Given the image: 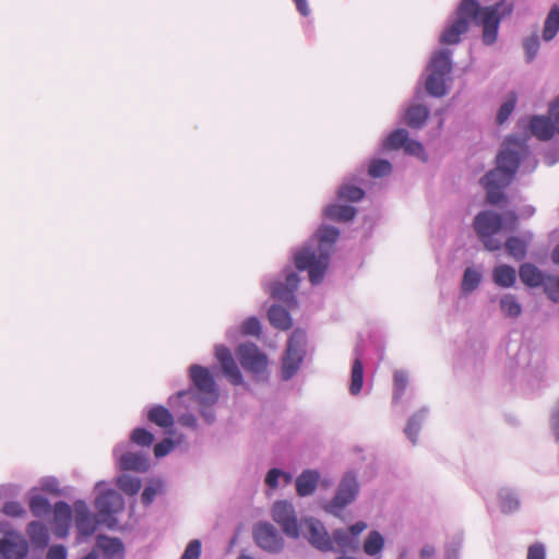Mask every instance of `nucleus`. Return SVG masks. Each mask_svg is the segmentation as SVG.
Returning <instances> with one entry per match:
<instances>
[{
  "instance_id": "nucleus-18",
  "label": "nucleus",
  "mask_w": 559,
  "mask_h": 559,
  "mask_svg": "<svg viewBox=\"0 0 559 559\" xmlns=\"http://www.w3.org/2000/svg\"><path fill=\"white\" fill-rule=\"evenodd\" d=\"M515 177H480L479 183L486 190V202L490 205H499L507 202L504 188L508 187Z\"/></svg>"
},
{
  "instance_id": "nucleus-57",
  "label": "nucleus",
  "mask_w": 559,
  "mask_h": 559,
  "mask_svg": "<svg viewBox=\"0 0 559 559\" xmlns=\"http://www.w3.org/2000/svg\"><path fill=\"white\" fill-rule=\"evenodd\" d=\"M201 542L199 539H192L186 547L180 559H199L201 555Z\"/></svg>"
},
{
  "instance_id": "nucleus-49",
  "label": "nucleus",
  "mask_w": 559,
  "mask_h": 559,
  "mask_svg": "<svg viewBox=\"0 0 559 559\" xmlns=\"http://www.w3.org/2000/svg\"><path fill=\"white\" fill-rule=\"evenodd\" d=\"M164 492V481L159 478L152 479L141 495V502L144 507L153 503L155 497Z\"/></svg>"
},
{
  "instance_id": "nucleus-43",
  "label": "nucleus",
  "mask_w": 559,
  "mask_h": 559,
  "mask_svg": "<svg viewBox=\"0 0 559 559\" xmlns=\"http://www.w3.org/2000/svg\"><path fill=\"white\" fill-rule=\"evenodd\" d=\"M408 384V374L404 370H396L393 378V396L392 404L394 407L399 406Z\"/></svg>"
},
{
  "instance_id": "nucleus-19",
  "label": "nucleus",
  "mask_w": 559,
  "mask_h": 559,
  "mask_svg": "<svg viewBox=\"0 0 559 559\" xmlns=\"http://www.w3.org/2000/svg\"><path fill=\"white\" fill-rule=\"evenodd\" d=\"M52 533L58 538H66L72 522V509L66 501H58L53 506Z\"/></svg>"
},
{
  "instance_id": "nucleus-13",
  "label": "nucleus",
  "mask_w": 559,
  "mask_h": 559,
  "mask_svg": "<svg viewBox=\"0 0 559 559\" xmlns=\"http://www.w3.org/2000/svg\"><path fill=\"white\" fill-rule=\"evenodd\" d=\"M128 445V443L121 442L114 448L112 455L117 462L118 468L124 472H147L150 468L148 457L140 452L133 453L127 451Z\"/></svg>"
},
{
  "instance_id": "nucleus-3",
  "label": "nucleus",
  "mask_w": 559,
  "mask_h": 559,
  "mask_svg": "<svg viewBox=\"0 0 559 559\" xmlns=\"http://www.w3.org/2000/svg\"><path fill=\"white\" fill-rule=\"evenodd\" d=\"M538 164L528 145V135L508 134L496 155V168L484 175H518L523 166L524 171L533 173Z\"/></svg>"
},
{
  "instance_id": "nucleus-17",
  "label": "nucleus",
  "mask_w": 559,
  "mask_h": 559,
  "mask_svg": "<svg viewBox=\"0 0 559 559\" xmlns=\"http://www.w3.org/2000/svg\"><path fill=\"white\" fill-rule=\"evenodd\" d=\"M503 227V218L491 210H484L476 214L473 221V228L477 237L495 236Z\"/></svg>"
},
{
  "instance_id": "nucleus-58",
  "label": "nucleus",
  "mask_w": 559,
  "mask_h": 559,
  "mask_svg": "<svg viewBox=\"0 0 559 559\" xmlns=\"http://www.w3.org/2000/svg\"><path fill=\"white\" fill-rule=\"evenodd\" d=\"M40 487L44 491L55 493L59 496L61 493L59 489V481L53 476L44 477L40 480Z\"/></svg>"
},
{
  "instance_id": "nucleus-38",
  "label": "nucleus",
  "mask_w": 559,
  "mask_h": 559,
  "mask_svg": "<svg viewBox=\"0 0 559 559\" xmlns=\"http://www.w3.org/2000/svg\"><path fill=\"white\" fill-rule=\"evenodd\" d=\"M147 419L160 428H169L174 425V416L163 405H154L147 411Z\"/></svg>"
},
{
  "instance_id": "nucleus-29",
  "label": "nucleus",
  "mask_w": 559,
  "mask_h": 559,
  "mask_svg": "<svg viewBox=\"0 0 559 559\" xmlns=\"http://www.w3.org/2000/svg\"><path fill=\"white\" fill-rule=\"evenodd\" d=\"M545 274L535 264L531 262L522 263L519 267V276L521 282L531 288L540 287L545 282Z\"/></svg>"
},
{
  "instance_id": "nucleus-59",
  "label": "nucleus",
  "mask_w": 559,
  "mask_h": 559,
  "mask_svg": "<svg viewBox=\"0 0 559 559\" xmlns=\"http://www.w3.org/2000/svg\"><path fill=\"white\" fill-rule=\"evenodd\" d=\"M282 475V469L277 467L271 468L265 476V485L271 489H276L280 485V478Z\"/></svg>"
},
{
  "instance_id": "nucleus-36",
  "label": "nucleus",
  "mask_w": 559,
  "mask_h": 559,
  "mask_svg": "<svg viewBox=\"0 0 559 559\" xmlns=\"http://www.w3.org/2000/svg\"><path fill=\"white\" fill-rule=\"evenodd\" d=\"M483 280L481 272L474 267L468 266L464 270L461 281V293L463 296L472 294L478 288Z\"/></svg>"
},
{
  "instance_id": "nucleus-27",
  "label": "nucleus",
  "mask_w": 559,
  "mask_h": 559,
  "mask_svg": "<svg viewBox=\"0 0 559 559\" xmlns=\"http://www.w3.org/2000/svg\"><path fill=\"white\" fill-rule=\"evenodd\" d=\"M452 50L443 48L435 52L426 67L427 71L450 75L453 70Z\"/></svg>"
},
{
  "instance_id": "nucleus-47",
  "label": "nucleus",
  "mask_w": 559,
  "mask_h": 559,
  "mask_svg": "<svg viewBox=\"0 0 559 559\" xmlns=\"http://www.w3.org/2000/svg\"><path fill=\"white\" fill-rule=\"evenodd\" d=\"M364 197L365 191L361 188L353 185H343L336 192L337 200L345 202H358Z\"/></svg>"
},
{
  "instance_id": "nucleus-41",
  "label": "nucleus",
  "mask_w": 559,
  "mask_h": 559,
  "mask_svg": "<svg viewBox=\"0 0 559 559\" xmlns=\"http://www.w3.org/2000/svg\"><path fill=\"white\" fill-rule=\"evenodd\" d=\"M500 310L507 318L516 319L522 313V306L512 294H504L499 301Z\"/></svg>"
},
{
  "instance_id": "nucleus-12",
  "label": "nucleus",
  "mask_w": 559,
  "mask_h": 559,
  "mask_svg": "<svg viewBox=\"0 0 559 559\" xmlns=\"http://www.w3.org/2000/svg\"><path fill=\"white\" fill-rule=\"evenodd\" d=\"M241 367L253 373L262 374L267 368V356L254 343L240 344L236 349Z\"/></svg>"
},
{
  "instance_id": "nucleus-50",
  "label": "nucleus",
  "mask_w": 559,
  "mask_h": 559,
  "mask_svg": "<svg viewBox=\"0 0 559 559\" xmlns=\"http://www.w3.org/2000/svg\"><path fill=\"white\" fill-rule=\"evenodd\" d=\"M542 287L549 300L559 302V276L547 274Z\"/></svg>"
},
{
  "instance_id": "nucleus-7",
  "label": "nucleus",
  "mask_w": 559,
  "mask_h": 559,
  "mask_svg": "<svg viewBox=\"0 0 559 559\" xmlns=\"http://www.w3.org/2000/svg\"><path fill=\"white\" fill-rule=\"evenodd\" d=\"M304 336L298 332H294L287 341V347L282 358L281 379L283 381H289L296 376L304 361Z\"/></svg>"
},
{
  "instance_id": "nucleus-35",
  "label": "nucleus",
  "mask_w": 559,
  "mask_h": 559,
  "mask_svg": "<svg viewBox=\"0 0 559 559\" xmlns=\"http://www.w3.org/2000/svg\"><path fill=\"white\" fill-rule=\"evenodd\" d=\"M492 280L496 285L510 288L516 282V271L508 264L497 265L492 271Z\"/></svg>"
},
{
  "instance_id": "nucleus-51",
  "label": "nucleus",
  "mask_w": 559,
  "mask_h": 559,
  "mask_svg": "<svg viewBox=\"0 0 559 559\" xmlns=\"http://www.w3.org/2000/svg\"><path fill=\"white\" fill-rule=\"evenodd\" d=\"M543 163L552 166L559 163V141L550 142L542 152Z\"/></svg>"
},
{
  "instance_id": "nucleus-40",
  "label": "nucleus",
  "mask_w": 559,
  "mask_h": 559,
  "mask_svg": "<svg viewBox=\"0 0 559 559\" xmlns=\"http://www.w3.org/2000/svg\"><path fill=\"white\" fill-rule=\"evenodd\" d=\"M507 252L516 261L526 257L528 243L525 239L518 236H510L504 243Z\"/></svg>"
},
{
  "instance_id": "nucleus-56",
  "label": "nucleus",
  "mask_w": 559,
  "mask_h": 559,
  "mask_svg": "<svg viewBox=\"0 0 559 559\" xmlns=\"http://www.w3.org/2000/svg\"><path fill=\"white\" fill-rule=\"evenodd\" d=\"M2 512L11 518H21L26 511L23 506L17 501H8L4 503L2 508Z\"/></svg>"
},
{
  "instance_id": "nucleus-39",
  "label": "nucleus",
  "mask_w": 559,
  "mask_h": 559,
  "mask_svg": "<svg viewBox=\"0 0 559 559\" xmlns=\"http://www.w3.org/2000/svg\"><path fill=\"white\" fill-rule=\"evenodd\" d=\"M403 152L407 156L416 157L423 164H428L430 162V155L427 152L424 143L417 139L408 136Z\"/></svg>"
},
{
  "instance_id": "nucleus-26",
  "label": "nucleus",
  "mask_w": 559,
  "mask_h": 559,
  "mask_svg": "<svg viewBox=\"0 0 559 559\" xmlns=\"http://www.w3.org/2000/svg\"><path fill=\"white\" fill-rule=\"evenodd\" d=\"M362 354L364 350L360 344H357L354 348V360L352 365V373H350V383H349V393L352 395H357L362 388L364 383V365H362Z\"/></svg>"
},
{
  "instance_id": "nucleus-11",
  "label": "nucleus",
  "mask_w": 559,
  "mask_h": 559,
  "mask_svg": "<svg viewBox=\"0 0 559 559\" xmlns=\"http://www.w3.org/2000/svg\"><path fill=\"white\" fill-rule=\"evenodd\" d=\"M272 519L290 538H298L300 524H298L295 507L287 500H278L272 507Z\"/></svg>"
},
{
  "instance_id": "nucleus-52",
  "label": "nucleus",
  "mask_w": 559,
  "mask_h": 559,
  "mask_svg": "<svg viewBox=\"0 0 559 559\" xmlns=\"http://www.w3.org/2000/svg\"><path fill=\"white\" fill-rule=\"evenodd\" d=\"M130 438L133 443L142 447H150L154 441V435L143 427L135 428Z\"/></svg>"
},
{
  "instance_id": "nucleus-16",
  "label": "nucleus",
  "mask_w": 559,
  "mask_h": 559,
  "mask_svg": "<svg viewBox=\"0 0 559 559\" xmlns=\"http://www.w3.org/2000/svg\"><path fill=\"white\" fill-rule=\"evenodd\" d=\"M215 357L222 366L223 373L233 385H242L249 389V384L245 383L243 377L231 355V352L225 345L215 346Z\"/></svg>"
},
{
  "instance_id": "nucleus-33",
  "label": "nucleus",
  "mask_w": 559,
  "mask_h": 559,
  "mask_svg": "<svg viewBox=\"0 0 559 559\" xmlns=\"http://www.w3.org/2000/svg\"><path fill=\"white\" fill-rule=\"evenodd\" d=\"M559 33V4L555 3L549 9L544 21L542 37L545 41H551Z\"/></svg>"
},
{
  "instance_id": "nucleus-1",
  "label": "nucleus",
  "mask_w": 559,
  "mask_h": 559,
  "mask_svg": "<svg viewBox=\"0 0 559 559\" xmlns=\"http://www.w3.org/2000/svg\"><path fill=\"white\" fill-rule=\"evenodd\" d=\"M513 1L499 0L491 5H481L478 0H461L456 9L448 16L447 25L439 37L442 45H459L471 25L481 26V41L492 46L499 37L502 20L512 15Z\"/></svg>"
},
{
  "instance_id": "nucleus-28",
  "label": "nucleus",
  "mask_w": 559,
  "mask_h": 559,
  "mask_svg": "<svg viewBox=\"0 0 559 559\" xmlns=\"http://www.w3.org/2000/svg\"><path fill=\"white\" fill-rule=\"evenodd\" d=\"M357 214L356 207L347 204H336L332 203L324 207L323 216L325 219L338 222V223H347L354 219Z\"/></svg>"
},
{
  "instance_id": "nucleus-20",
  "label": "nucleus",
  "mask_w": 559,
  "mask_h": 559,
  "mask_svg": "<svg viewBox=\"0 0 559 559\" xmlns=\"http://www.w3.org/2000/svg\"><path fill=\"white\" fill-rule=\"evenodd\" d=\"M28 543L20 534L10 532L0 539V551L8 559H25L28 554Z\"/></svg>"
},
{
  "instance_id": "nucleus-21",
  "label": "nucleus",
  "mask_w": 559,
  "mask_h": 559,
  "mask_svg": "<svg viewBox=\"0 0 559 559\" xmlns=\"http://www.w3.org/2000/svg\"><path fill=\"white\" fill-rule=\"evenodd\" d=\"M430 117V108L424 104H413L401 115L399 123L413 130L423 129Z\"/></svg>"
},
{
  "instance_id": "nucleus-8",
  "label": "nucleus",
  "mask_w": 559,
  "mask_h": 559,
  "mask_svg": "<svg viewBox=\"0 0 559 559\" xmlns=\"http://www.w3.org/2000/svg\"><path fill=\"white\" fill-rule=\"evenodd\" d=\"M94 506L104 525L114 530L118 524L116 514L123 510L124 500L115 489H107L96 497Z\"/></svg>"
},
{
  "instance_id": "nucleus-34",
  "label": "nucleus",
  "mask_w": 559,
  "mask_h": 559,
  "mask_svg": "<svg viewBox=\"0 0 559 559\" xmlns=\"http://www.w3.org/2000/svg\"><path fill=\"white\" fill-rule=\"evenodd\" d=\"M518 104V94L515 91H510L503 102L500 104L497 114H496V123L499 127H502L504 123L509 121L512 114L515 110Z\"/></svg>"
},
{
  "instance_id": "nucleus-4",
  "label": "nucleus",
  "mask_w": 559,
  "mask_h": 559,
  "mask_svg": "<svg viewBox=\"0 0 559 559\" xmlns=\"http://www.w3.org/2000/svg\"><path fill=\"white\" fill-rule=\"evenodd\" d=\"M189 377L194 389L181 390L171 395L168 399L170 407H175L177 403H185L186 400L203 404H215L218 401L219 393L215 379L207 368L200 365H191Z\"/></svg>"
},
{
  "instance_id": "nucleus-24",
  "label": "nucleus",
  "mask_w": 559,
  "mask_h": 559,
  "mask_svg": "<svg viewBox=\"0 0 559 559\" xmlns=\"http://www.w3.org/2000/svg\"><path fill=\"white\" fill-rule=\"evenodd\" d=\"M393 164L388 158L364 160L350 175H392Z\"/></svg>"
},
{
  "instance_id": "nucleus-14",
  "label": "nucleus",
  "mask_w": 559,
  "mask_h": 559,
  "mask_svg": "<svg viewBox=\"0 0 559 559\" xmlns=\"http://www.w3.org/2000/svg\"><path fill=\"white\" fill-rule=\"evenodd\" d=\"M253 538L260 548L269 552H280L284 547L283 537L278 531L269 522H259L254 525Z\"/></svg>"
},
{
  "instance_id": "nucleus-63",
  "label": "nucleus",
  "mask_w": 559,
  "mask_h": 559,
  "mask_svg": "<svg viewBox=\"0 0 559 559\" xmlns=\"http://www.w3.org/2000/svg\"><path fill=\"white\" fill-rule=\"evenodd\" d=\"M199 404H200V415L202 416V418L205 420L206 424H209V425L213 424L216 419L215 411L213 408L214 404H203V403H199Z\"/></svg>"
},
{
  "instance_id": "nucleus-45",
  "label": "nucleus",
  "mask_w": 559,
  "mask_h": 559,
  "mask_svg": "<svg viewBox=\"0 0 559 559\" xmlns=\"http://www.w3.org/2000/svg\"><path fill=\"white\" fill-rule=\"evenodd\" d=\"M117 487L126 495L133 496L141 489V479L129 474H121L117 477Z\"/></svg>"
},
{
  "instance_id": "nucleus-2",
  "label": "nucleus",
  "mask_w": 559,
  "mask_h": 559,
  "mask_svg": "<svg viewBox=\"0 0 559 559\" xmlns=\"http://www.w3.org/2000/svg\"><path fill=\"white\" fill-rule=\"evenodd\" d=\"M341 231L337 227L322 224L312 237L294 253V263L298 271H308L312 285L322 283L328 271L331 254Z\"/></svg>"
},
{
  "instance_id": "nucleus-64",
  "label": "nucleus",
  "mask_w": 559,
  "mask_h": 559,
  "mask_svg": "<svg viewBox=\"0 0 559 559\" xmlns=\"http://www.w3.org/2000/svg\"><path fill=\"white\" fill-rule=\"evenodd\" d=\"M549 116L556 124L557 133L559 134V96L556 97L549 105Z\"/></svg>"
},
{
  "instance_id": "nucleus-31",
  "label": "nucleus",
  "mask_w": 559,
  "mask_h": 559,
  "mask_svg": "<svg viewBox=\"0 0 559 559\" xmlns=\"http://www.w3.org/2000/svg\"><path fill=\"white\" fill-rule=\"evenodd\" d=\"M267 319L270 324L282 331H287L293 325L289 311L281 305H272L267 310Z\"/></svg>"
},
{
  "instance_id": "nucleus-30",
  "label": "nucleus",
  "mask_w": 559,
  "mask_h": 559,
  "mask_svg": "<svg viewBox=\"0 0 559 559\" xmlns=\"http://www.w3.org/2000/svg\"><path fill=\"white\" fill-rule=\"evenodd\" d=\"M320 474L313 469H306L296 478L295 486L299 497L312 495L318 486Z\"/></svg>"
},
{
  "instance_id": "nucleus-62",
  "label": "nucleus",
  "mask_w": 559,
  "mask_h": 559,
  "mask_svg": "<svg viewBox=\"0 0 559 559\" xmlns=\"http://www.w3.org/2000/svg\"><path fill=\"white\" fill-rule=\"evenodd\" d=\"M174 448V442L170 439H165L154 447V454L156 457L166 456Z\"/></svg>"
},
{
  "instance_id": "nucleus-32",
  "label": "nucleus",
  "mask_w": 559,
  "mask_h": 559,
  "mask_svg": "<svg viewBox=\"0 0 559 559\" xmlns=\"http://www.w3.org/2000/svg\"><path fill=\"white\" fill-rule=\"evenodd\" d=\"M26 533L31 543L37 549H45L49 543V533L46 525L38 521H32L26 526Z\"/></svg>"
},
{
  "instance_id": "nucleus-55",
  "label": "nucleus",
  "mask_w": 559,
  "mask_h": 559,
  "mask_svg": "<svg viewBox=\"0 0 559 559\" xmlns=\"http://www.w3.org/2000/svg\"><path fill=\"white\" fill-rule=\"evenodd\" d=\"M463 538L456 535L445 546V559H460V550L462 548Z\"/></svg>"
},
{
  "instance_id": "nucleus-44",
  "label": "nucleus",
  "mask_w": 559,
  "mask_h": 559,
  "mask_svg": "<svg viewBox=\"0 0 559 559\" xmlns=\"http://www.w3.org/2000/svg\"><path fill=\"white\" fill-rule=\"evenodd\" d=\"M384 543V537L378 531H371L365 539L364 551L368 556H377L382 551Z\"/></svg>"
},
{
  "instance_id": "nucleus-10",
  "label": "nucleus",
  "mask_w": 559,
  "mask_h": 559,
  "mask_svg": "<svg viewBox=\"0 0 559 559\" xmlns=\"http://www.w3.org/2000/svg\"><path fill=\"white\" fill-rule=\"evenodd\" d=\"M300 528L304 530V537L313 548L322 552L334 550L332 538L319 519L313 516L301 519Z\"/></svg>"
},
{
  "instance_id": "nucleus-53",
  "label": "nucleus",
  "mask_w": 559,
  "mask_h": 559,
  "mask_svg": "<svg viewBox=\"0 0 559 559\" xmlns=\"http://www.w3.org/2000/svg\"><path fill=\"white\" fill-rule=\"evenodd\" d=\"M240 331L243 335L259 336L262 332V325L260 320L252 316L242 322Z\"/></svg>"
},
{
  "instance_id": "nucleus-46",
  "label": "nucleus",
  "mask_w": 559,
  "mask_h": 559,
  "mask_svg": "<svg viewBox=\"0 0 559 559\" xmlns=\"http://www.w3.org/2000/svg\"><path fill=\"white\" fill-rule=\"evenodd\" d=\"M539 47L540 40L537 32L532 33L523 39L524 58L526 63H532L536 59Z\"/></svg>"
},
{
  "instance_id": "nucleus-23",
  "label": "nucleus",
  "mask_w": 559,
  "mask_h": 559,
  "mask_svg": "<svg viewBox=\"0 0 559 559\" xmlns=\"http://www.w3.org/2000/svg\"><path fill=\"white\" fill-rule=\"evenodd\" d=\"M96 547L102 550L105 559H124L126 548L119 537L99 534L96 537Z\"/></svg>"
},
{
  "instance_id": "nucleus-22",
  "label": "nucleus",
  "mask_w": 559,
  "mask_h": 559,
  "mask_svg": "<svg viewBox=\"0 0 559 559\" xmlns=\"http://www.w3.org/2000/svg\"><path fill=\"white\" fill-rule=\"evenodd\" d=\"M409 136V131L405 128H395L385 138H383L376 148L378 155H383L390 151L404 148Z\"/></svg>"
},
{
  "instance_id": "nucleus-37",
  "label": "nucleus",
  "mask_w": 559,
  "mask_h": 559,
  "mask_svg": "<svg viewBox=\"0 0 559 559\" xmlns=\"http://www.w3.org/2000/svg\"><path fill=\"white\" fill-rule=\"evenodd\" d=\"M427 415L428 408L423 407L417 413L413 414L407 420L404 433L413 444H416L417 442L418 433Z\"/></svg>"
},
{
  "instance_id": "nucleus-9",
  "label": "nucleus",
  "mask_w": 559,
  "mask_h": 559,
  "mask_svg": "<svg viewBox=\"0 0 559 559\" xmlns=\"http://www.w3.org/2000/svg\"><path fill=\"white\" fill-rule=\"evenodd\" d=\"M518 128H522L524 134L528 139L533 135L539 141L548 142L557 133V128L550 116L546 115H532L528 118H521L516 122Z\"/></svg>"
},
{
  "instance_id": "nucleus-60",
  "label": "nucleus",
  "mask_w": 559,
  "mask_h": 559,
  "mask_svg": "<svg viewBox=\"0 0 559 559\" xmlns=\"http://www.w3.org/2000/svg\"><path fill=\"white\" fill-rule=\"evenodd\" d=\"M526 559H546V548L542 543H534L527 549Z\"/></svg>"
},
{
  "instance_id": "nucleus-54",
  "label": "nucleus",
  "mask_w": 559,
  "mask_h": 559,
  "mask_svg": "<svg viewBox=\"0 0 559 559\" xmlns=\"http://www.w3.org/2000/svg\"><path fill=\"white\" fill-rule=\"evenodd\" d=\"M332 542L335 543L341 548H353L354 547V538L343 528H336L332 532Z\"/></svg>"
},
{
  "instance_id": "nucleus-5",
  "label": "nucleus",
  "mask_w": 559,
  "mask_h": 559,
  "mask_svg": "<svg viewBox=\"0 0 559 559\" xmlns=\"http://www.w3.org/2000/svg\"><path fill=\"white\" fill-rule=\"evenodd\" d=\"M283 275L285 277L284 282L281 280L269 281L264 277L262 286L272 298L292 307L297 304L295 293L299 287L300 277L295 271L290 270V266L284 267Z\"/></svg>"
},
{
  "instance_id": "nucleus-61",
  "label": "nucleus",
  "mask_w": 559,
  "mask_h": 559,
  "mask_svg": "<svg viewBox=\"0 0 559 559\" xmlns=\"http://www.w3.org/2000/svg\"><path fill=\"white\" fill-rule=\"evenodd\" d=\"M68 550L63 545L57 544L49 547L46 559H67Z\"/></svg>"
},
{
  "instance_id": "nucleus-48",
  "label": "nucleus",
  "mask_w": 559,
  "mask_h": 559,
  "mask_svg": "<svg viewBox=\"0 0 559 559\" xmlns=\"http://www.w3.org/2000/svg\"><path fill=\"white\" fill-rule=\"evenodd\" d=\"M29 510L36 518H41L51 512L49 500L43 495H34L29 499Z\"/></svg>"
},
{
  "instance_id": "nucleus-15",
  "label": "nucleus",
  "mask_w": 559,
  "mask_h": 559,
  "mask_svg": "<svg viewBox=\"0 0 559 559\" xmlns=\"http://www.w3.org/2000/svg\"><path fill=\"white\" fill-rule=\"evenodd\" d=\"M74 515H75V528L78 534L82 537L92 536L99 524H104L100 521V516L93 514L87 503L84 500H76L74 502Z\"/></svg>"
},
{
  "instance_id": "nucleus-42",
  "label": "nucleus",
  "mask_w": 559,
  "mask_h": 559,
  "mask_svg": "<svg viewBox=\"0 0 559 559\" xmlns=\"http://www.w3.org/2000/svg\"><path fill=\"white\" fill-rule=\"evenodd\" d=\"M500 508L503 513H512L519 510L520 499L515 491L508 488H502L499 491Z\"/></svg>"
},
{
  "instance_id": "nucleus-25",
  "label": "nucleus",
  "mask_w": 559,
  "mask_h": 559,
  "mask_svg": "<svg viewBox=\"0 0 559 559\" xmlns=\"http://www.w3.org/2000/svg\"><path fill=\"white\" fill-rule=\"evenodd\" d=\"M448 76L449 75L442 73L429 71L424 83L425 92L433 98H442L447 96L450 92V86L447 83Z\"/></svg>"
},
{
  "instance_id": "nucleus-6",
  "label": "nucleus",
  "mask_w": 559,
  "mask_h": 559,
  "mask_svg": "<svg viewBox=\"0 0 559 559\" xmlns=\"http://www.w3.org/2000/svg\"><path fill=\"white\" fill-rule=\"evenodd\" d=\"M359 493V484L354 473H346L337 488L334 497L323 506V510L334 516H340L342 511L350 504Z\"/></svg>"
}]
</instances>
